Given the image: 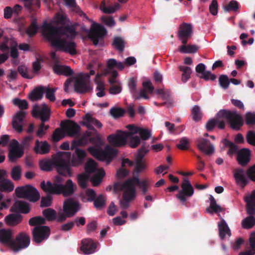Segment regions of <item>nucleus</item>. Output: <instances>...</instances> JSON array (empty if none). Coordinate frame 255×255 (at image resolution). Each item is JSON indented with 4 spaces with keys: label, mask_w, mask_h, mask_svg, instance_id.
Wrapping results in <instances>:
<instances>
[{
    "label": "nucleus",
    "mask_w": 255,
    "mask_h": 255,
    "mask_svg": "<svg viewBox=\"0 0 255 255\" xmlns=\"http://www.w3.org/2000/svg\"><path fill=\"white\" fill-rule=\"evenodd\" d=\"M66 15L62 12L58 13L51 23H44L41 27V31L45 37L56 48L71 55L76 53V45L73 39L76 34L73 28H55L53 24H64Z\"/></svg>",
    "instance_id": "obj_1"
},
{
    "label": "nucleus",
    "mask_w": 255,
    "mask_h": 255,
    "mask_svg": "<svg viewBox=\"0 0 255 255\" xmlns=\"http://www.w3.org/2000/svg\"><path fill=\"white\" fill-rule=\"evenodd\" d=\"M70 152H59L51 159L42 160L39 164L41 170L50 171L53 166L56 167L60 175L71 176L70 166H78L82 163L87 153L82 149L76 148L75 154L71 157Z\"/></svg>",
    "instance_id": "obj_2"
},
{
    "label": "nucleus",
    "mask_w": 255,
    "mask_h": 255,
    "mask_svg": "<svg viewBox=\"0 0 255 255\" xmlns=\"http://www.w3.org/2000/svg\"><path fill=\"white\" fill-rule=\"evenodd\" d=\"M63 179L59 175L56 176L52 184L50 181L41 183V187L45 192L50 194H62L65 197L72 195L77 189L76 185L71 179H68L62 184Z\"/></svg>",
    "instance_id": "obj_3"
},
{
    "label": "nucleus",
    "mask_w": 255,
    "mask_h": 255,
    "mask_svg": "<svg viewBox=\"0 0 255 255\" xmlns=\"http://www.w3.org/2000/svg\"><path fill=\"white\" fill-rule=\"evenodd\" d=\"M129 131H127V140L130 147L135 148L141 142V139L146 140L151 136L150 132L147 129L140 128L134 125L126 126Z\"/></svg>",
    "instance_id": "obj_4"
},
{
    "label": "nucleus",
    "mask_w": 255,
    "mask_h": 255,
    "mask_svg": "<svg viewBox=\"0 0 255 255\" xmlns=\"http://www.w3.org/2000/svg\"><path fill=\"white\" fill-rule=\"evenodd\" d=\"M138 181V176L130 178L122 184V189L124 191L123 199L120 201L121 207L127 208L129 206V203L134 200L136 197L135 186L133 182Z\"/></svg>",
    "instance_id": "obj_5"
},
{
    "label": "nucleus",
    "mask_w": 255,
    "mask_h": 255,
    "mask_svg": "<svg viewBox=\"0 0 255 255\" xmlns=\"http://www.w3.org/2000/svg\"><path fill=\"white\" fill-rule=\"evenodd\" d=\"M88 151L91 155L98 160L105 162L107 164H109L118 153V150L117 149L109 145H107L104 150H100L98 147L93 146L89 147Z\"/></svg>",
    "instance_id": "obj_6"
},
{
    "label": "nucleus",
    "mask_w": 255,
    "mask_h": 255,
    "mask_svg": "<svg viewBox=\"0 0 255 255\" xmlns=\"http://www.w3.org/2000/svg\"><path fill=\"white\" fill-rule=\"evenodd\" d=\"M217 118L221 121L228 122L234 129H239L243 125L242 117L235 112L222 110L218 113Z\"/></svg>",
    "instance_id": "obj_7"
},
{
    "label": "nucleus",
    "mask_w": 255,
    "mask_h": 255,
    "mask_svg": "<svg viewBox=\"0 0 255 255\" xmlns=\"http://www.w3.org/2000/svg\"><path fill=\"white\" fill-rule=\"evenodd\" d=\"M79 209L80 205L78 202L73 199L66 200L63 203V212L58 213V221H62L67 218L73 216Z\"/></svg>",
    "instance_id": "obj_8"
},
{
    "label": "nucleus",
    "mask_w": 255,
    "mask_h": 255,
    "mask_svg": "<svg viewBox=\"0 0 255 255\" xmlns=\"http://www.w3.org/2000/svg\"><path fill=\"white\" fill-rule=\"evenodd\" d=\"M15 193L19 198H27L32 202H36L40 198L38 190L29 185L17 187L15 190Z\"/></svg>",
    "instance_id": "obj_9"
},
{
    "label": "nucleus",
    "mask_w": 255,
    "mask_h": 255,
    "mask_svg": "<svg viewBox=\"0 0 255 255\" xmlns=\"http://www.w3.org/2000/svg\"><path fill=\"white\" fill-rule=\"evenodd\" d=\"M86 173L90 174L93 173L94 176L91 178V181L94 186L98 185L105 175V172L103 169L97 168V163L93 160H88L85 166Z\"/></svg>",
    "instance_id": "obj_10"
},
{
    "label": "nucleus",
    "mask_w": 255,
    "mask_h": 255,
    "mask_svg": "<svg viewBox=\"0 0 255 255\" xmlns=\"http://www.w3.org/2000/svg\"><path fill=\"white\" fill-rule=\"evenodd\" d=\"M29 237L24 232L19 233L10 244V249L14 253L27 248L30 244Z\"/></svg>",
    "instance_id": "obj_11"
},
{
    "label": "nucleus",
    "mask_w": 255,
    "mask_h": 255,
    "mask_svg": "<svg viewBox=\"0 0 255 255\" xmlns=\"http://www.w3.org/2000/svg\"><path fill=\"white\" fill-rule=\"evenodd\" d=\"M106 34L107 30L102 25L95 22H92L89 36L94 45H97Z\"/></svg>",
    "instance_id": "obj_12"
},
{
    "label": "nucleus",
    "mask_w": 255,
    "mask_h": 255,
    "mask_svg": "<svg viewBox=\"0 0 255 255\" xmlns=\"http://www.w3.org/2000/svg\"><path fill=\"white\" fill-rule=\"evenodd\" d=\"M127 131L118 130L116 133L109 135L107 141L113 146H122L127 143Z\"/></svg>",
    "instance_id": "obj_13"
},
{
    "label": "nucleus",
    "mask_w": 255,
    "mask_h": 255,
    "mask_svg": "<svg viewBox=\"0 0 255 255\" xmlns=\"http://www.w3.org/2000/svg\"><path fill=\"white\" fill-rule=\"evenodd\" d=\"M94 74L95 71L93 70H90V74L83 73L78 74L77 76V79H76L74 85L76 91L79 93H84L92 90V88L91 86L85 84L83 80L89 79L90 75H93Z\"/></svg>",
    "instance_id": "obj_14"
},
{
    "label": "nucleus",
    "mask_w": 255,
    "mask_h": 255,
    "mask_svg": "<svg viewBox=\"0 0 255 255\" xmlns=\"http://www.w3.org/2000/svg\"><path fill=\"white\" fill-rule=\"evenodd\" d=\"M182 190L176 195V197L182 203H184L188 197L191 196L194 193V189L189 181L185 179L181 185Z\"/></svg>",
    "instance_id": "obj_15"
},
{
    "label": "nucleus",
    "mask_w": 255,
    "mask_h": 255,
    "mask_svg": "<svg viewBox=\"0 0 255 255\" xmlns=\"http://www.w3.org/2000/svg\"><path fill=\"white\" fill-rule=\"evenodd\" d=\"M23 154V150L19 147V143L15 139L10 141L8 158L11 162H15Z\"/></svg>",
    "instance_id": "obj_16"
},
{
    "label": "nucleus",
    "mask_w": 255,
    "mask_h": 255,
    "mask_svg": "<svg viewBox=\"0 0 255 255\" xmlns=\"http://www.w3.org/2000/svg\"><path fill=\"white\" fill-rule=\"evenodd\" d=\"M32 234L34 241L37 243H40L49 237L50 229L45 226L35 227Z\"/></svg>",
    "instance_id": "obj_17"
},
{
    "label": "nucleus",
    "mask_w": 255,
    "mask_h": 255,
    "mask_svg": "<svg viewBox=\"0 0 255 255\" xmlns=\"http://www.w3.org/2000/svg\"><path fill=\"white\" fill-rule=\"evenodd\" d=\"M193 33V28L191 24L183 23L179 27L178 36L182 43L185 44L187 40L190 38Z\"/></svg>",
    "instance_id": "obj_18"
},
{
    "label": "nucleus",
    "mask_w": 255,
    "mask_h": 255,
    "mask_svg": "<svg viewBox=\"0 0 255 255\" xmlns=\"http://www.w3.org/2000/svg\"><path fill=\"white\" fill-rule=\"evenodd\" d=\"M67 136H74L80 131V126L72 121L62 122L60 125Z\"/></svg>",
    "instance_id": "obj_19"
},
{
    "label": "nucleus",
    "mask_w": 255,
    "mask_h": 255,
    "mask_svg": "<svg viewBox=\"0 0 255 255\" xmlns=\"http://www.w3.org/2000/svg\"><path fill=\"white\" fill-rule=\"evenodd\" d=\"M50 112L48 106L45 104L41 106H34L33 109L34 117L38 116L42 122L47 121L50 117Z\"/></svg>",
    "instance_id": "obj_20"
},
{
    "label": "nucleus",
    "mask_w": 255,
    "mask_h": 255,
    "mask_svg": "<svg viewBox=\"0 0 255 255\" xmlns=\"http://www.w3.org/2000/svg\"><path fill=\"white\" fill-rule=\"evenodd\" d=\"M197 145L198 149L204 154L207 155H211L214 153V146L208 140L200 137L197 139Z\"/></svg>",
    "instance_id": "obj_21"
},
{
    "label": "nucleus",
    "mask_w": 255,
    "mask_h": 255,
    "mask_svg": "<svg viewBox=\"0 0 255 255\" xmlns=\"http://www.w3.org/2000/svg\"><path fill=\"white\" fill-rule=\"evenodd\" d=\"M13 234L10 229H2L0 230V242L10 248L13 239Z\"/></svg>",
    "instance_id": "obj_22"
},
{
    "label": "nucleus",
    "mask_w": 255,
    "mask_h": 255,
    "mask_svg": "<svg viewBox=\"0 0 255 255\" xmlns=\"http://www.w3.org/2000/svg\"><path fill=\"white\" fill-rule=\"evenodd\" d=\"M155 94L159 96V97L164 100L163 104L167 107H170L172 106L173 101L171 99L169 91L166 89H160L155 91Z\"/></svg>",
    "instance_id": "obj_23"
},
{
    "label": "nucleus",
    "mask_w": 255,
    "mask_h": 255,
    "mask_svg": "<svg viewBox=\"0 0 255 255\" xmlns=\"http://www.w3.org/2000/svg\"><path fill=\"white\" fill-rule=\"evenodd\" d=\"M234 176L236 183L242 187H244L248 183V179L246 176L245 171L242 169H237L234 171Z\"/></svg>",
    "instance_id": "obj_24"
},
{
    "label": "nucleus",
    "mask_w": 255,
    "mask_h": 255,
    "mask_svg": "<svg viewBox=\"0 0 255 255\" xmlns=\"http://www.w3.org/2000/svg\"><path fill=\"white\" fill-rule=\"evenodd\" d=\"M25 114L26 113L24 111H19L13 118V127L18 132H21L22 130V123Z\"/></svg>",
    "instance_id": "obj_25"
},
{
    "label": "nucleus",
    "mask_w": 255,
    "mask_h": 255,
    "mask_svg": "<svg viewBox=\"0 0 255 255\" xmlns=\"http://www.w3.org/2000/svg\"><path fill=\"white\" fill-rule=\"evenodd\" d=\"M219 236L222 239L229 238L231 236V232L226 222L223 219L218 223Z\"/></svg>",
    "instance_id": "obj_26"
},
{
    "label": "nucleus",
    "mask_w": 255,
    "mask_h": 255,
    "mask_svg": "<svg viewBox=\"0 0 255 255\" xmlns=\"http://www.w3.org/2000/svg\"><path fill=\"white\" fill-rule=\"evenodd\" d=\"M247 202V211L249 215L255 214V190L245 198Z\"/></svg>",
    "instance_id": "obj_27"
},
{
    "label": "nucleus",
    "mask_w": 255,
    "mask_h": 255,
    "mask_svg": "<svg viewBox=\"0 0 255 255\" xmlns=\"http://www.w3.org/2000/svg\"><path fill=\"white\" fill-rule=\"evenodd\" d=\"M251 153L249 149L243 148L238 153L237 160L241 165H246L250 160Z\"/></svg>",
    "instance_id": "obj_28"
},
{
    "label": "nucleus",
    "mask_w": 255,
    "mask_h": 255,
    "mask_svg": "<svg viewBox=\"0 0 255 255\" xmlns=\"http://www.w3.org/2000/svg\"><path fill=\"white\" fill-rule=\"evenodd\" d=\"M142 86L143 89L139 92V96L137 97L136 99L143 98L148 99L149 97L146 95V92L149 94H152L154 90V87L152 85L151 83L148 80H145L142 82Z\"/></svg>",
    "instance_id": "obj_29"
},
{
    "label": "nucleus",
    "mask_w": 255,
    "mask_h": 255,
    "mask_svg": "<svg viewBox=\"0 0 255 255\" xmlns=\"http://www.w3.org/2000/svg\"><path fill=\"white\" fill-rule=\"evenodd\" d=\"M96 248V245L92 240L85 239L82 241L81 250L85 254H91L95 252Z\"/></svg>",
    "instance_id": "obj_30"
},
{
    "label": "nucleus",
    "mask_w": 255,
    "mask_h": 255,
    "mask_svg": "<svg viewBox=\"0 0 255 255\" xmlns=\"http://www.w3.org/2000/svg\"><path fill=\"white\" fill-rule=\"evenodd\" d=\"M82 125H84L88 128H92L95 126L97 128H101L103 127L102 123L96 119L93 118L89 115H86L82 122Z\"/></svg>",
    "instance_id": "obj_31"
},
{
    "label": "nucleus",
    "mask_w": 255,
    "mask_h": 255,
    "mask_svg": "<svg viewBox=\"0 0 255 255\" xmlns=\"http://www.w3.org/2000/svg\"><path fill=\"white\" fill-rule=\"evenodd\" d=\"M50 145L46 141L36 140L34 150L36 153L43 154L48 153L50 150Z\"/></svg>",
    "instance_id": "obj_32"
},
{
    "label": "nucleus",
    "mask_w": 255,
    "mask_h": 255,
    "mask_svg": "<svg viewBox=\"0 0 255 255\" xmlns=\"http://www.w3.org/2000/svg\"><path fill=\"white\" fill-rule=\"evenodd\" d=\"M102 74H98L96 75L95 82L97 85L96 95L99 97H102L105 95V85L103 81L101 80Z\"/></svg>",
    "instance_id": "obj_33"
},
{
    "label": "nucleus",
    "mask_w": 255,
    "mask_h": 255,
    "mask_svg": "<svg viewBox=\"0 0 255 255\" xmlns=\"http://www.w3.org/2000/svg\"><path fill=\"white\" fill-rule=\"evenodd\" d=\"M14 189L13 183L8 179H3L0 181V191L9 193Z\"/></svg>",
    "instance_id": "obj_34"
},
{
    "label": "nucleus",
    "mask_w": 255,
    "mask_h": 255,
    "mask_svg": "<svg viewBox=\"0 0 255 255\" xmlns=\"http://www.w3.org/2000/svg\"><path fill=\"white\" fill-rule=\"evenodd\" d=\"M12 209L13 211L22 213H27L30 211L28 205L25 202L21 201H15Z\"/></svg>",
    "instance_id": "obj_35"
},
{
    "label": "nucleus",
    "mask_w": 255,
    "mask_h": 255,
    "mask_svg": "<svg viewBox=\"0 0 255 255\" xmlns=\"http://www.w3.org/2000/svg\"><path fill=\"white\" fill-rule=\"evenodd\" d=\"M121 8V5L119 3H115L113 5L107 7L105 1H102L100 9L105 13L112 14L116 12Z\"/></svg>",
    "instance_id": "obj_36"
},
{
    "label": "nucleus",
    "mask_w": 255,
    "mask_h": 255,
    "mask_svg": "<svg viewBox=\"0 0 255 255\" xmlns=\"http://www.w3.org/2000/svg\"><path fill=\"white\" fill-rule=\"evenodd\" d=\"M22 220V217L18 214H11L6 216L4 218L6 224L10 226H14L18 224Z\"/></svg>",
    "instance_id": "obj_37"
},
{
    "label": "nucleus",
    "mask_w": 255,
    "mask_h": 255,
    "mask_svg": "<svg viewBox=\"0 0 255 255\" xmlns=\"http://www.w3.org/2000/svg\"><path fill=\"white\" fill-rule=\"evenodd\" d=\"M53 70L57 74H63L65 76L70 75L73 73L72 70L69 67L59 64H56L53 67Z\"/></svg>",
    "instance_id": "obj_38"
},
{
    "label": "nucleus",
    "mask_w": 255,
    "mask_h": 255,
    "mask_svg": "<svg viewBox=\"0 0 255 255\" xmlns=\"http://www.w3.org/2000/svg\"><path fill=\"white\" fill-rule=\"evenodd\" d=\"M18 72L24 78L32 79L34 77V74L30 71L25 65H21L17 68Z\"/></svg>",
    "instance_id": "obj_39"
},
{
    "label": "nucleus",
    "mask_w": 255,
    "mask_h": 255,
    "mask_svg": "<svg viewBox=\"0 0 255 255\" xmlns=\"http://www.w3.org/2000/svg\"><path fill=\"white\" fill-rule=\"evenodd\" d=\"M44 88L40 87L33 90L29 95V99L32 101L40 100L43 97Z\"/></svg>",
    "instance_id": "obj_40"
},
{
    "label": "nucleus",
    "mask_w": 255,
    "mask_h": 255,
    "mask_svg": "<svg viewBox=\"0 0 255 255\" xmlns=\"http://www.w3.org/2000/svg\"><path fill=\"white\" fill-rule=\"evenodd\" d=\"M106 198L103 195H99L93 200L95 207L98 210H101L106 206Z\"/></svg>",
    "instance_id": "obj_41"
},
{
    "label": "nucleus",
    "mask_w": 255,
    "mask_h": 255,
    "mask_svg": "<svg viewBox=\"0 0 255 255\" xmlns=\"http://www.w3.org/2000/svg\"><path fill=\"white\" fill-rule=\"evenodd\" d=\"M134 185L135 186L136 184H138L139 186V188L143 194H145L148 191V189L150 187V181L148 179H142L141 180H139L138 178L137 182H133Z\"/></svg>",
    "instance_id": "obj_42"
},
{
    "label": "nucleus",
    "mask_w": 255,
    "mask_h": 255,
    "mask_svg": "<svg viewBox=\"0 0 255 255\" xmlns=\"http://www.w3.org/2000/svg\"><path fill=\"white\" fill-rule=\"evenodd\" d=\"M210 205L207 209V211L208 213L212 214L214 212L219 213L222 211V208L217 204L215 199L213 197L211 196L210 198Z\"/></svg>",
    "instance_id": "obj_43"
},
{
    "label": "nucleus",
    "mask_w": 255,
    "mask_h": 255,
    "mask_svg": "<svg viewBox=\"0 0 255 255\" xmlns=\"http://www.w3.org/2000/svg\"><path fill=\"white\" fill-rule=\"evenodd\" d=\"M96 196L95 191L91 189H87L82 194V200L84 202H91L93 201Z\"/></svg>",
    "instance_id": "obj_44"
},
{
    "label": "nucleus",
    "mask_w": 255,
    "mask_h": 255,
    "mask_svg": "<svg viewBox=\"0 0 255 255\" xmlns=\"http://www.w3.org/2000/svg\"><path fill=\"white\" fill-rule=\"evenodd\" d=\"M198 49V46L195 45H183L179 47V51L184 53H195Z\"/></svg>",
    "instance_id": "obj_45"
},
{
    "label": "nucleus",
    "mask_w": 255,
    "mask_h": 255,
    "mask_svg": "<svg viewBox=\"0 0 255 255\" xmlns=\"http://www.w3.org/2000/svg\"><path fill=\"white\" fill-rule=\"evenodd\" d=\"M58 89L57 88H51L49 87L44 88V93L45 94L46 98L51 102L55 101V92Z\"/></svg>",
    "instance_id": "obj_46"
},
{
    "label": "nucleus",
    "mask_w": 255,
    "mask_h": 255,
    "mask_svg": "<svg viewBox=\"0 0 255 255\" xmlns=\"http://www.w3.org/2000/svg\"><path fill=\"white\" fill-rule=\"evenodd\" d=\"M21 168L19 166H15L12 168L10 175L11 178L14 181L20 180L21 176Z\"/></svg>",
    "instance_id": "obj_47"
},
{
    "label": "nucleus",
    "mask_w": 255,
    "mask_h": 255,
    "mask_svg": "<svg viewBox=\"0 0 255 255\" xmlns=\"http://www.w3.org/2000/svg\"><path fill=\"white\" fill-rule=\"evenodd\" d=\"M67 136L63 128L61 127L56 129L54 132L52 139V140L55 142L58 141L63 138L65 136Z\"/></svg>",
    "instance_id": "obj_48"
},
{
    "label": "nucleus",
    "mask_w": 255,
    "mask_h": 255,
    "mask_svg": "<svg viewBox=\"0 0 255 255\" xmlns=\"http://www.w3.org/2000/svg\"><path fill=\"white\" fill-rule=\"evenodd\" d=\"M255 225V218L252 216L248 217L243 220L242 225L244 229H250Z\"/></svg>",
    "instance_id": "obj_49"
},
{
    "label": "nucleus",
    "mask_w": 255,
    "mask_h": 255,
    "mask_svg": "<svg viewBox=\"0 0 255 255\" xmlns=\"http://www.w3.org/2000/svg\"><path fill=\"white\" fill-rule=\"evenodd\" d=\"M13 43H14L13 46L16 45L17 42L14 39L11 38L6 39L3 43L0 44V50L2 52L7 51L8 48L10 47Z\"/></svg>",
    "instance_id": "obj_50"
},
{
    "label": "nucleus",
    "mask_w": 255,
    "mask_h": 255,
    "mask_svg": "<svg viewBox=\"0 0 255 255\" xmlns=\"http://www.w3.org/2000/svg\"><path fill=\"white\" fill-rule=\"evenodd\" d=\"M125 111L121 108L113 107L110 110V114L114 118H119L124 115Z\"/></svg>",
    "instance_id": "obj_51"
},
{
    "label": "nucleus",
    "mask_w": 255,
    "mask_h": 255,
    "mask_svg": "<svg viewBox=\"0 0 255 255\" xmlns=\"http://www.w3.org/2000/svg\"><path fill=\"white\" fill-rule=\"evenodd\" d=\"M179 69L181 71L183 72L182 75V80L185 82H186L190 77V75L192 73L191 69L189 67H185V66H180Z\"/></svg>",
    "instance_id": "obj_52"
},
{
    "label": "nucleus",
    "mask_w": 255,
    "mask_h": 255,
    "mask_svg": "<svg viewBox=\"0 0 255 255\" xmlns=\"http://www.w3.org/2000/svg\"><path fill=\"white\" fill-rule=\"evenodd\" d=\"M43 215L48 220H54L56 217V211L51 208L44 210L43 211Z\"/></svg>",
    "instance_id": "obj_53"
},
{
    "label": "nucleus",
    "mask_w": 255,
    "mask_h": 255,
    "mask_svg": "<svg viewBox=\"0 0 255 255\" xmlns=\"http://www.w3.org/2000/svg\"><path fill=\"white\" fill-rule=\"evenodd\" d=\"M222 142L225 144V146L229 147L228 154L230 156H232L236 152L237 147L234 143L230 142L227 139H223Z\"/></svg>",
    "instance_id": "obj_54"
},
{
    "label": "nucleus",
    "mask_w": 255,
    "mask_h": 255,
    "mask_svg": "<svg viewBox=\"0 0 255 255\" xmlns=\"http://www.w3.org/2000/svg\"><path fill=\"white\" fill-rule=\"evenodd\" d=\"M100 19L102 22L109 27H114L116 25V21L113 16H103Z\"/></svg>",
    "instance_id": "obj_55"
},
{
    "label": "nucleus",
    "mask_w": 255,
    "mask_h": 255,
    "mask_svg": "<svg viewBox=\"0 0 255 255\" xmlns=\"http://www.w3.org/2000/svg\"><path fill=\"white\" fill-rule=\"evenodd\" d=\"M193 119L195 121H199L202 118V113L199 106H194L191 109Z\"/></svg>",
    "instance_id": "obj_56"
},
{
    "label": "nucleus",
    "mask_w": 255,
    "mask_h": 255,
    "mask_svg": "<svg viewBox=\"0 0 255 255\" xmlns=\"http://www.w3.org/2000/svg\"><path fill=\"white\" fill-rule=\"evenodd\" d=\"M12 103L14 105L18 107L21 110L26 109L28 106V103L26 100H21L18 98L14 99L12 100Z\"/></svg>",
    "instance_id": "obj_57"
},
{
    "label": "nucleus",
    "mask_w": 255,
    "mask_h": 255,
    "mask_svg": "<svg viewBox=\"0 0 255 255\" xmlns=\"http://www.w3.org/2000/svg\"><path fill=\"white\" fill-rule=\"evenodd\" d=\"M45 220L41 217H35L31 218L29 221V224L30 226H35L36 227L41 226L42 224L45 223Z\"/></svg>",
    "instance_id": "obj_58"
},
{
    "label": "nucleus",
    "mask_w": 255,
    "mask_h": 255,
    "mask_svg": "<svg viewBox=\"0 0 255 255\" xmlns=\"http://www.w3.org/2000/svg\"><path fill=\"white\" fill-rule=\"evenodd\" d=\"M113 45L116 48L122 51L125 46V42L122 38L117 37L114 39Z\"/></svg>",
    "instance_id": "obj_59"
},
{
    "label": "nucleus",
    "mask_w": 255,
    "mask_h": 255,
    "mask_svg": "<svg viewBox=\"0 0 255 255\" xmlns=\"http://www.w3.org/2000/svg\"><path fill=\"white\" fill-rule=\"evenodd\" d=\"M219 82L220 86L222 88L227 89L229 88L230 81L227 76L225 75L220 76L219 78Z\"/></svg>",
    "instance_id": "obj_60"
},
{
    "label": "nucleus",
    "mask_w": 255,
    "mask_h": 255,
    "mask_svg": "<svg viewBox=\"0 0 255 255\" xmlns=\"http://www.w3.org/2000/svg\"><path fill=\"white\" fill-rule=\"evenodd\" d=\"M177 147L181 150L188 149L190 147V142L188 138L184 137L179 141V144L177 145Z\"/></svg>",
    "instance_id": "obj_61"
},
{
    "label": "nucleus",
    "mask_w": 255,
    "mask_h": 255,
    "mask_svg": "<svg viewBox=\"0 0 255 255\" xmlns=\"http://www.w3.org/2000/svg\"><path fill=\"white\" fill-rule=\"evenodd\" d=\"M89 177V175L87 173L78 175V182L79 185L82 188H85L87 186Z\"/></svg>",
    "instance_id": "obj_62"
},
{
    "label": "nucleus",
    "mask_w": 255,
    "mask_h": 255,
    "mask_svg": "<svg viewBox=\"0 0 255 255\" xmlns=\"http://www.w3.org/2000/svg\"><path fill=\"white\" fill-rule=\"evenodd\" d=\"M239 8V5L237 1L235 0L231 1L228 4L224 7V9L226 11L231 10L236 11Z\"/></svg>",
    "instance_id": "obj_63"
},
{
    "label": "nucleus",
    "mask_w": 255,
    "mask_h": 255,
    "mask_svg": "<svg viewBox=\"0 0 255 255\" xmlns=\"http://www.w3.org/2000/svg\"><path fill=\"white\" fill-rule=\"evenodd\" d=\"M147 167V164L143 160H137L135 161V170L137 172L142 171V170L146 169Z\"/></svg>",
    "instance_id": "obj_64"
}]
</instances>
